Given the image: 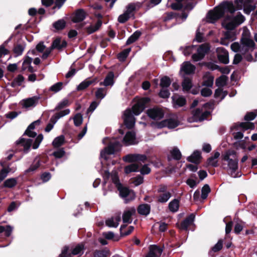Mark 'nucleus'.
<instances>
[{
  "label": "nucleus",
  "mask_w": 257,
  "mask_h": 257,
  "mask_svg": "<svg viewBox=\"0 0 257 257\" xmlns=\"http://www.w3.org/2000/svg\"><path fill=\"white\" fill-rule=\"evenodd\" d=\"M113 77L114 74L112 72H109L106 76L103 82L100 83V85H104L105 86H112L113 84Z\"/></svg>",
  "instance_id": "obj_26"
},
{
  "label": "nucleus",
  "mask_w": 257,
  "mask_h": 257,
  "mask_svg": "<svg viewBox=\"0 0 257 257\" xmlns=\"http://www.w3.org/2000/svg\"><path fill=\"white\" fill-rule=\"evenodd\" d=\"M147 114L150 118L154 120H160L164 115L162 109L158 107L149 109L147 110Z\"/></svg>",
  "instance_id": "obj_11"
},
{
  "label": "nucleus",
  "mask_w": 257,
  "mask_h": 257,
  "mask_svg": "<svg viewBox=\"0 0 257 257\" xmlns=\"http://www.w3.org/2000/svg\"><path fill=\"white\" fill-rule=\"evenodd\" d=\"M235 11V9L232 3L223 2L215 7L213 10L208 12L206 16V21L209 23H214L224 14L228 12L229 14L225 16L222 22V25L227 30H233L241 24L245 20L244 16L240 13H238L235 16H233V14Z\"/></svg>",
  "instance_id": "obj_1"
},
{
  "label": "nucleus",
  "mask_w": 257,
  "mask_h": 257,
  "mask_svg": "<svg viewBox=\"0 0 257 257\" xmlns=\"http://www.w3.org/2000/svg\"><path fill=\"white\" fill-rule=\"evenodd\" d=\"M69 104V102L68 100L65 99L59 103L58 105L56 106V108L57 109H60L63 108L65 106L68 105Z\"/></svg>",
  "instance_id": "obj_62"
},
{
  "label": "nucleus",
  "mask_w": 257,
  "mask_h": 257,
  "mask_svg": "<svg viewBox=\"0 0 257 257\" xmlns=\"http://www.w3.org/2000/svg\"><path fill=\"white\" fill-rule=\"evenodd\" d=\"M179 124L177 118H170L159 122L152 123L151 125L155 128H161L167 126L169 128H174Z\"/></svg>",
  "instance_id": "obj_7"
},
{
  "label": "nucleus",
  "mask_w": 257,
  "mask_h": 257,
  "mask_svg": "<svg viewBox=\"0 0 257 257\" xmlns=\"http://www.w3.org/2000/svg\"><path fill=\"white\" fill-rule=\"evenodd\" d=\"M64 140L65 138L64 136L61 135L56 137L53 141L52 144L55 148L59 147L63 144Z\"/></svg>",
  "instance_id": "obj_40"
},
{
  "label": "nucleus",
  "mask_w": 257,
  "mask_h": 257,
  "mask_svg": "<svg viewBox=\"0 0 257 257\" xmlns=\"http://www.w3.org/2000/svg\"><path fill=\"white\" fill-rule=\"evenodd\" d=\"M68 247L65 246L62 250L61 253L60 254L59 257H71L70 253H67Z\"/></svg>",
  "instance_id": "obj_64"
},
{
  "label": "nucleus",
  "mask_w": 257,
  "mask_h": 257,
  "mask_svg": "<svg viewBox=\"0 0 257 257\" xmlns=\"http://www.w3.org/2000/svg\"><path fill=\"white\" fill-rule=\"evenodd\" d=\"M131 51V49L128 48L123 50L122 52L119 53L118 56V58L120 61H123L126 58L129 53Z\"/></svg>",
  "instance_id": "obj_57"
},
{
  "label": "nucleus",
  "mask_w": 257,
  "mask_h": 257,
  "mask_svg": "<svg viewBox=\"0 0 257 257\" xmlns=\"http://www.w3.org/2000/svg\"><path fill=\"white\" fill-rule=\"evenodd\" d=\"M138 211L141 215H147L150 213V207L148 204H142L139 206Z\"/></svg>",
  "instance_id": "obj_34"
},
{
  "label": "nucleus",
  "mask_w": 257,
  "mask_h": 257,
  "mask_svg": "<svg viewBox=\"0 0 257 257\" xmlns=\"http://www.w3.org/2000/svg\"><path fill=\"white\" fill-rule=\"evenodd\" d=\"M216 52L218 58L220 62L224 64H227L229 63L228 53L224 48H217Z\"/></svg>",
  "instance_id": "obj_14"
},
{
  "label": "nucleus",
  "mask_w": 257,
  "mask_h": 257,
  "mask_svg": "<svg viewBox=\"0 0 257 257\" xmlns=\"http://www.w3.org/2000/svg\"><path fill=\"white\" fill-rule=\"evenodd\" d=\"M142 5V4L139 2L129 4L126 7V10L124 12L118 17V21L120 23H125L131 17L134 16V12L140 9Z\"/></svg>",
  "instance_id": "obj_6"
},
{
  "label": "nucleus",
  "mask_w": 257,
  "mask_h": 257,
  "mask_svg": "<svg viewBox=\"0 0 257 257\" xmlns=\"http://www.w3.org/2000/svg\"><path fill=\"white\" fill-rule=\"evenodd\" d=\"M223 240L220 239L217 243L212 247V250L214 252H216L220 250L222 247Z\"/></svg>",
  "instance_id": "obj_61"
},
{
  "label": "nucleus",
  "mask_w": 257,
  "mask_h": 257,
  "mask_svg": "<svg viewBox=\"0 0 257 257\" xmlns=\"http://www.w3.org/2000/svg\"><path fill=\"white\" fill-rule=\"evenodd\" d=\"M239 127L245 131L248 129H253L254 128V125L252 122H245L240 123Z\"/></svg>",
  "instance_id": "obj_48"
},
{
  "label": "nucleus",
  "mask_w": 257,
  "mask_h": 257,
  "mask_svg": "<svg viewBox=\"0 0 257 257\" xmlns=\"http://www.w3.org/2000/svg\"><path fill=\"white\" fill-rule=\"evenodd\" d=\"M110 176H111V179L112 180V182L115 185V186L117 188L121 185L119 182V180L118 179L117 174L116 173V172H112Z\"/></svg>",
  "instance_id": "obj_54"
},
{
  "label": "nucleus",
  "mask_w": 257,
  "mask_h": 257,
  "mask_svg": "<svg viewBox=\"0 0 257 257\" xmlns=\"http://www.w3.org/2000/svg\"><path fill=\"white\" fill-rule=\"evenodd\" d=\"M109 254V251L107 249L97 250L94 252V257H106Z\"/></svg>",
  "instance_id": "obj_46"
},
{
  "label": "nucleus",
  "mask_w": 257,
  "mask_h": 257,
  "mask_svg": "<svg viewBox=\"0 0 257 257\" xmlns=\"http://www.w3.org/2000/svg\"><path fill=\"white\" fill-rule=\"evenodd\" d=\"M73 120L75 125L79 126L83 121L82 115L80 113H77L73 117Z\"/></svg>",
  "instance_id": "obj_53"
},
{
  "label": "nucleus",
  "mask_w": 257,
  "mask_h": 257,
  "mask_svg": "<svg viewBox=\"0 0 257 257\" xmlns=\"http://www.w3.org/2000/svg\"><path fill=\"white\" fill-rule=\"evenodd\" d=\"M17 184V180L15 178H10L6 180L4 182V186L8 188H12Z\"/></svg>",
  "instance_id": "obj_50"
},
{
  "label": "nucleus",
  "mask_w": 257,
  "mask_h": 257,
  "mask_svg": "<svg viewBox=\"0 0 257 257\" xmlns=\"http://www.w3.org/2000/svg\"><path fill=\"white\" fill-rule=\"evenodd\" d=\"M24 80V77L21 75H19L15 78L14 81L11 83V86L13 87H15L17 86H20Z\"/></svg>",
  "instance_id": "obj_39"
},
{
  "label": "nucleus",
  "mask_w": 257,
  "mask_h": 257,
  "mask_svg": "<svg viewBox=\"0 0 257 257\" xmlns=\"http://www.w3.org/2000/svg\"><path fill=\"white\" fill-rule=\"evenodd\" d=\"M179 207V202L177 199H174L170 202L169 208L171 211L175 212L178 210Z\"/></svg>",
  "instance_id": "obj_37"
},
{
  "label": "nucleus",
  "mask_w": 257,
  "mask_h": 257,
  "mask_svg": "<svg viewBox=\"0 0 257 257\" xmlns=\"http://www.w3.org/2000/svg\"><path fill=\"white\" fill-rule=\"evenodd\" d=\"M222 165L224 169L233 178L239 177L238 171V159L234 151H228L222 155Z\"/></svg>",
  "instance_id": "obj_2"
},
{
  "label": "nucleus",
  "mask_w": 257,
  "mask_h": 257,
  "mask_svg": "<svg viewBox=\"0 0 257 257\" xmlns=\"http://www.w3.org/2000/svg\"><path fill=\"white\" fill-rule=\"evenodd\" d=\"M32 61V58L27 56L25 57L23 64L22 69L23 70H28L30 72H33L34 71V69L33 67L31 66V63Z\"/></svg>",
  "instance_id": "obj_22"
},
{
  "label": "nucleus",
  "mask_w": 257,
  "mask_h": 257,
  "mask_svg": "<svg viewBox=\"0 0 257 257\" xmlns=\"http://www.w3.org/2000/svg\"><path fill=\"white\" fill-rule=\"evenodd\" d=\"M101 25V22L98 21L94 25L90 26L87 28V32L89 34H91L97 31Z\"/></svg>",
  "instance_id": "obj_47"
},
{
  "label": "nucleus",
  "mask_w": 257,
  "mask_h": 257,
  "mask_svg": "<svg viewBox=\"0 0 257 257\" xmlns=\"http://www.w3.org/2000/svg\"><path fill=\"white\" fill-rule=\"evenodd\" d=\"M140 163H133L126 166L124 168V172L126 174H129L132 172H138L140 167Z\"/></svg>",
  "instance_id": "obj_30"
},
{
  "label": "nucleus",
  "mask_w": 257,
  "mask_h": 257,
  "mask_svg": "<svg viewBox=\"0 0 257 257\" xmlns=\"http://www.w3.org/2000/svg\"><path fill=\"white\" fill-rule=\"evenodd\" d=\"M95 79L93 80L85 79L78 85L77 89L78 91L84 90L88 87L90 85L95 83Z\"/></svg>",
  "instance_id": "obj_28"
},
{
  "label": "nucleus",
  "mask_w": 257,
  "mask_h": 257,
  "mask_svg": "<svg viewBox=\"0 0 257 257\" xmlns=\"http://www.w3.org/2000/svg\"><path fill=\"white\" fill-rule=\"evenodd\" d=\"M123 160L126 162H134V163H141L144 162L147 160V157L145 155L130 154L125 156Z\"/></svg>",
  "instance_id": "obj_10"
},
{
  "label": "nucleus",
  "mask_w": 257,
  "mask_h": 257,
  "mask_svg": "<svg viewBox=\"0 0 257 257\" xmlns=\"http://www.w3.org/2000/svg\"><path fill=\"white\" fill-rule=\"evenodd\" d=\"M70 113V110L66 109L57 113L56 115L53 116L51 118V121L55 123L61 117L68 114Z\"/></svg>",
  "instance_id": "obj_29"
},
{
  "label": "nucleus",
  "mask_w": 257,
  "mask_h": 257,
  "mask_svg": "<svg viewBox=\"0 0 257 257\" xmlns=\"http://www.w3.org/2000/svg\"><path fill=\"white\" fill-rule=\"evenodd\" d=\"M201 93L202 96L207 97L212 94V91L209 88H204L201 90Z\"/></svg>",
  "instance_id": "obj_63"
},
{
  "label": "nucleus",
  "mask_w": 257,
  "mask_h": 257,
  "mask_svg": "<svg viewBox=\"0 0 257 257\" xmlns=\"http://www.w3.org/2000/svg\"><path fill=\"white\" fill-rule=\"evenodd\" d=\"M195 67L189 62H184L181 67L180 73L184 72L186 74H192L194 72Z\"/></svg>",
  "instance_id": "obj_18"
},
{
  "label": "nucleus",
  "mask_w": 257,
  "mask_h": 257,
  "mask_svg": "<svg viewBox=\"0 0 257 257\" xmlns=\"http://www.w3.org/2000/svg\"><path fill=\"white\" fill-rule=\"evenodd\" d=\"M39 97L38 96H33L23 100L22 101V104L26 108L34 107L38 103Z\"/></svg>",
  "instance_id": "obj_20"
},
{
  "label": "nucleus",
  "mask_w": 257,
  "mask_h": 257,
  "mask_svg": "<svg viewBox=\"0 0 257 257\" xmlns=\"http://www.w3.org/2000/svg\"><path fill=\"white\" fill-rule=\"evenodd\" d=\"M122 143L125 146L136 144L138 143L136 134L132 131L128 132L123 138Z\"/></svg>",
  "instance_id": "obj_13"
},
{
  "label": "nucleus",
  "mask_w": 257,
  "mask_h": 257,
  "mask_svg": "<svg viewBox=\"0 0 257 257\" xmlns=\"http://www.w3.org/2000/svg\"><path fill=\"white\" fill-rule=\"evenodd\" d=\"M136 213L134 207L128 208L125 209L122 214V220L123 223H131L133 220L132 217Z\"/></svg>",
  "instance_id": "obj_17"
},
{
  "label": "nucleus",
  "mask_w": 257,
  "mask_h": 257,
  "mask_svg": "<svg viewBox=\"0 0 257 257\" xmlns=\"http://www.w3.org/2000/svg\"><path fill=\"white\" fill-rule=\"evenodd\" d=\"M210 114V112L205 110L202 111L199 109L195 110L193 113V119L194 121H202L206 119Z\"/></svg>",
  "instance_id": "obj_16"
},
{
  "label": "nucleus",
  "mask_w": 257,
  "mask_h": 257,
  "mask_svg": "<svg viewBox=\"0 0 257 257\" xmlns=\"http://www.w3.org/2000/svg\"><path fill=\"white\" fill-rule=\"evenodd\" d=\"M123 119L124 123L127 128H132L135 124V118L130 109L124 111Z\"/></svg>",
  "instance_id": "obj_12"
},
{
  "label": "nucleus",
  "mask_w": 257,
  "mask_h": 257,
  "mask_svg": "<svg viewBox=\"0 0 257 257\" xmlns=\"http://www.w3.org/2000/svg\"><path fill=\"white\" fill-rule=\"evenodd\" d=\"M183 90L188 92L192 87V81L190 78H185L182 83Z\"/></svg>",
  "instance_id": "obj_35"
},
{
  "label": "nucleus",
  "mask_w": 257,
  "mask_h": 257,
  "mask_svg": "<svg viewBox=\"0 0 257 257\" xmlns=\"http://www.w3.org/2000/svg\"><path fill=\"white\" fill-rule=\"evenodd\" d=\"M227 77L222 75L217 78L216 80V84L218 87H222L226 84Z\"/></svg>",
  "instance_id": "obj_51"
},
{
  "label": "nucleus",
  "mask_w": 257,
  "mask_h": 257,
  "mask_svg": "<svg viewBox=\"0 0 257 257\" xmlns=\"http://www.w3.org/2000/svg\"><path fill=\"white\" fill-rule=\"evenodd\" d=\"M226 95L227 92L223 91V90L220 88L216 90L214 94L215 98L220 99V100L223 99Z\"/></svg>",
  "instance_id": "obj_43"
},
{
  "label": "nucleus",
  "mask_w": 257,
  "mask_h": 257,
  "mask_svg": "<svg viewBox=\"0 0 257 257\" xmlns=\"http://www.w3.org/2000/svg\"><path fill=\"white\" fill-rule=\"evenodd\" d=\"M220 153L218 152H216L213 156L210 157L207 161V163L209 165L213 167H216L217 166V158L219 157Z\"/></svg>",
  "instance_id": "obj_33"
},
{
  "label": "nucleus",
  "mask_w": 257,
  "mask_h": 257,
  "mask_svg": "<svg viewBox=\"0 0 257 257\" xmlns=\"http://www.w3.org/2000/svg\"><path fill=\"white\" fill-rule=\"evenodd\" d=\"M141 35V32H140L139 31H136L127 39L126 43V45H130V44L135 42L136 41H137L138 39V38L140 37Z\"/></svg>",
  "instance_id": "obj_36"
},
{
  "label": "nucleus",
  "mask_w": 257,
  "mask_h": 257,
  "mask_svg": "<svg viewBox=\"0 0 257 257\" xmlns=\"http://www.w3.org/2000/svg\"><path fill=\"white\" fill-rule=\"evenodd\" d=\"M170 154L172 157L175 160H179L181 159L182 155L181 153L179 150V149L177 147H174L171 151Z\"/></svg>",
  "instance_id": "obj_38"
},
{
  "label": "nucleus",
  "mask_w": 257,
  "mask_h": 257,
  "mask_svg": "<svg viewBox=\"0 0 257 257\" xmlns=\"http://www.w3.org/2000/svg\"><path fill=\"white\" fill-rule=\"evenodd\" d=\"M67 43L65 41L61 40L60 39L57 38L53 41L50 48H52V50L54 49L60 50L65 47Z\"/></svg>",
  "instance_id": "obj_25"
},
{
  "label": "nucleus",
  "mask_w": 257,
  "mask_h": 257,
  "mask_svg": "<svg viewBox=\"0 0 257 257\" xmlns=\"http://www.w3.org/2000/svg\"><path fill=\"white\" fill-rule=\"evenodd\" d=\"M63 83L62 82L57 83L51 87L50 90L57 92L62 89Z\"/></svg>",
  "instance_id": "obj_59"
},
{
  "label": "nucleus",
  "mask_w": 257,
  "mask_h": 257,
  "mask_svg": "<svg viewBox=\"0 0 257 257\" xmlns=\"http://www.w3.org/2000/svg\"><path fill=\"white\" fill-rule=\"evenodd\" d=\"M25 47L21 45H17L14 48V52L16 56H19L23 54Z\"/></svg>",
  "instance_id": "obj_49"
},
{
  "label": "nucleus",
  "mask_w": 257,
  "mask_h": 257,
  "mask_svg": "<svg viewBox=\"0 0 257 257\" xmlns=\"http://www.w3.org/2000/svg\"><path fill=\"white\" fill-rule=\"evenodd\" d=\"M86 17V13L81 9L76 11L72 18L74 22L77 23L83 21Z\"/></svg>",
  "instance_id": "obj_24"
},
{
  "label": "nucleus",
  "mask_w": 257,
  "mask_h": 257,
  "mask_svg": "<svg viewBox=\"0 0 257 257\" xmlns=\"http://www.w3.org/2000/svg\"><path fill=\"white\" fill-rule=\"evenodd\" d=\"M106 95V89L103 88H99L95 92V96L97 99H103Z\"/></svg>",
  "instance_id": "obj_42"
},
{
  "label": "nucleus",
  "mask_w": 257,
  "mask_h": 257,
  "mask_svg": "<svg viewBox=\"0 0 257 257\" xmlns=\"http://www.w3.org/2000/svg\"><path fill=\"white\" fill-rule=\"evenodd\" d=\"M255 43L250 39L248 31H244L242 34L241 43L234 42L231 45V49L234 52H240L242 55L249 51H252Z\"/></svg>",
  "instance_id": "obj_3"
},
{
  "label": "nucleus",
  "mask_w": 257,
  "mask_h": 257,
  "mask_svg": "<svg viewBox=\"0 0 257 257\" xmlns=\"http://www.w3.org/2000/svg\"><path fill=\"white\" fill-rule=\"evenodd\" d=\"M194 218L195 216L193 214L190 215L181 223L179 228L181 229L187 230L188 227L193 223Z\"/></svg>",
  "instance_id": "obj_23"
},
{
  "label": "nucleus",
  "mask_w": 257,
  "mask_h": 257,
  "mask_svg": "<svg viewBox=\"0 0 257 257\" xmlns=\"http://www.w3.org/2000/svg\"><path fill=\"white\" fill-rule=\"evenodd\" d=\"M120 215H116L105 220L106 225L109 227H117L120 221Z\"/></svg>",
  "instance_id": "obj_19"
},
{
  "label": "nucleus",
  "mask_w": 257,
  "mask_h": 257,
  "mask_svg": "<svg viewBox=\"0 0 257 257\" xmlns=\"http://www.w3.org/2000/svg\"><path fill=\"white\" fill-rule=\"evenodd\" d=\"M150 101L148 97H143L138 100L133 106L132 109L134 114L139 115L145 108L146 105Z\"/></svg>",
  "instance_id": "obj_8"
},
{
  "label": "nucleus",
  "mask_w": 257,
  "mask_h": 257,
  "mask_svg": "<svg viewBox=\"0 0 257 257\" xmlns=\"http://www.w3.org/2000/svg\"><path fill=\"white\" fill-rule=\"evenodd\" d=\"M256 112H250L247 113L244 116V119L246 120L249 121L254 119L256 116Z\"/></svg>",
  "instance_id": "obj_60"
},
{
  "label": "nucleus",
  "mask_w": 257,
  "mask_h": 257,
  "mask_svg": "<svg viewBox=\"0 0 257 257\" xmlns=\"http://www.w3.org/2000/svg\"><path fill=\"white\" fill-rule=\"evenodd\" d=\"M84 246L83 244H79L75 247L72 251V254L73 255H81L83 253Z\"/></svg>",
  "instance_id": "obj_44"
},
{
  "label": "nucleus",
  "mask_w": 257,
  "mask_h": 257,
  "mask_svg": "<svg viewBox=\"0 0 257 257\" xmlns=\"http://www.w3.org/2000/svg\"><path fill=\"white\" fill-rule=\"evenodd\" d=\"M201 159V154L199 151H195L188 158L187 160L192 163L198 164Z\"/></svg>",
  "instance_id": "obj_31"
},
{
  "label": "nucleus",
  "mask_w": 257,
  "mask_h": 257,
  "mask_svg": "<svg viewBox=\"0 0 257 257\" xmlns=\"http://www.w3.org/2000/svg\"><path fill=\"white\" fill-rule=\"evenodd\" d=\"M65 21L62 20L58 21L53 24L54 27L58 30L63 29L65 27Z\"/></svg>",
  "instance_id": "obj_58"
},
{
  "label": "nucleus",
  "mask_w": 257,
  "mask_h": 257,
  "mask_svg": "<svg viewBox=\"0 0 257 257\" xmlns=\"http://www.w3.org/2000/svg\"><path fill=\"white\" fill-rule=\"evenodd\" d=\"M171 84V80L168 77L165 76L161 79L160 85L162 88H167Z\"/></svg>",
  "instance_id": "obj_52"
},
{
  "label": "nucleus",
  "mask_w": 257,
  "mask_h": 257,
  "mask_svg": "<svg viewBox=\"0 0 257 257\" xmlns=\"http://www.w3.org/2000/svg\"><path fill=\"white\" fill-rule=\"evenodd\" d=\"M43 139V136L42 135H39L35 139L34 143L32 145L33 149H37L38 148L40 144L42 142Z\"/></svg>",
  "instance_id": "obj_55"
},
{
  "label": "nucleus",
  "mask_w": 257,
  "mask_h": 257,
  "mask_svg": "<svg viewBox=\"0 0 257 257\" xmlns=\"http://www.w3.org/2000/svg\"><path fill=\"white\" fill-rule=\"evenodd\" d=\"M209 49V46L207 44H202L199 47L192 45L180 48V50H182V52L185 56L189 55L191 53L196 52L192 56L194 61H198L202 59Z\"/></svg>",
  "instance_id": "obj_4"
},
{
  "label": "nucleus",
  "mask_w": 257,
  "mask_h": 257,
  "mask_svg": "<svg viewBox=\"0 0 257 257\" xmlns=\"http://www.w3.org/2000/svg\"><path fill=\"white\" fill-rule=\"evenodd\" d=\"M213 84V77L207 73L203 77V85L211 87Z\"/></svg>",
  "instance_id": "obj_32"
},
{
  "label": "nucleus",
  "mask_w": 257,
  "mask_h": 257,
  "mask_svg": "<svg viewBox=\"0 0 257 257\" xmlns=\"http://www.w3.org/2000/svg\"><path fill=\"white\" fill-rule=\"evenodd\" d=\"M171 197V194L169 192H166L161 194L158 197V201L161 203L167 202Z\"/></svg>",
  "instance_id": "obj_45"
},
{
  "label": "nucleus",
  "mask_w": 257,
  "mask_h": 257,
  "mask_svg": "<svg viewBox=\"0 0 257 257\" xmlns=\"http://www.w3.org/2000/svg\"><path fill=\"white\" fill-rule=\"evenodd\" d=\"M163 248L157 245H152L149 247V251L146 257H160Z\"/></svg>",
  "instance_id": "obj_15"
},
{
  "label": "nucleus",
  "mask_w": 257,
  "mask_h": 257,
  "mask_svg": "<svg viewBox=\"0 0 257 257\" xmlns=\"http://www.w3.org/2000/svg\"><path fill=\"white\" fill-rule=\"evenodd\" d=\"M32 142L33 141L32 139L21 138L17 142V144L23 147L24 148V151L25 153H27L32 146Z\"/></svg>",
  "instance_id": "obj_21"
},
{
  "label": "nucleus",
  "mask_w": 257,
  "mask_h": 257,
  "mask_svg": "<svg viewBox=\"0 0 257 257\" xmlns=\"http://www.w3.org/2000/svg\"><path fill=\"white\" fill-rule=\"evenodd\" d=\"M13 227L10 225H7L6 226H0V233L5 232V235L9 236L13 231Z\"/></svg>",
  "instance_id": "obj_41"
},
{
  "label": "nucleus",
  "mask_w": 257,
  "mask_h": 257,
  "mask_svg": "<svg viewBox=\"0 0 257 257\" xmlns=\"http://www.w3.org/2000/svg\"><path fill=\"white\" fill-rule=\"evenodd\" d=\"M172 98L175 107L182 106L186 103L185 98L182 96H174Z\"/></svg>",
  "instance_id": "obj_27"
},
{
  "label": "nucleus",
  "mask_w": 257,
  "mask_h": 257,
  "mask_svg": "<svg viewBox=\"0 0 257 257\" xmlns=\"http://www.w3.org/2000/svg\"><path fill=\"white\" fill-rule=\"evenodd\" d=\"M102 143L107 145V147L100 152V157L105 160L108 159L109 155H113L120 150L121 147L120 141L115 138H104L102 140Z\"/></svg>",
  "instance_id": "obj_5"
},
{
  "label": "nucleus",
  "mask_w": 257,
  "mask_h": 257,
  "mask_svg": "<svg viewBox=\"0 0 257 257\" xmlns=\"http://www.w3.org/2000/svg\"><path fill=\"white\" fill-rule=\"evenodd\" d=\"M210 191V189L208 185H205L202 189L201 198L205 199L207 198L208 193Z\"/></svg>",
  "instance_id": "obj_56"
},
{
  "label": "nucleus",
  "mask_w": 257,
  "mask_h": 257,
  "mask_svg": "<svg viewBox=\"0 0 257 257\" xmlns=\"http://www.w3.org/2000/svg\"><path fill=\"white\" fill-rule=\"evenodd\" d=\"M117 189L119 191L120 196L124 199L125 203H127L135 199V194L133 191L126 187H123L121 185L117 187Z\"/></svg>",
  "instance_id": "obj_9"
}]
</instances>
